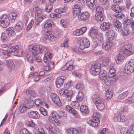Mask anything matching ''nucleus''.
I'll list each match as a JSON object with an SVG mask.
<instances>
[{
  "instance_id": "f257e3e1",
  "label": "nucleus",
  "mask_w": 134,
  "mask_h": 134,
  "mask_svg": "<svg viewBox=\"0 0 134 134\" xmlns=\"http://www.w3.org/2000/svg\"><path fill=\"white\" fill-rule=\"evenodd\" d=\"M29 49L32 55H35L38 54L40 53H45L43 58L44 62L47 63L51 58L52 54L50 52H48L47 48L41 45H35L32 44L29 47Z\"/></svg>"
},
{
  "instance_id": "f03ea898",
  "label": "nucleus",
  "mask_w": 134,
  "mask_h": 134,
  "mask_svg": "<svg viewBox=\"0 0 134 134\" xmlns=\"http://www.w3.org/2000/svg\"><path fill=\"white\" fill-rule=\"evenodd\" d=\"M100 115L99 113L95 112L93 114V117L87 118V121L90 125L93 127L97 126L99 123V118Z\"/></svg>"
},
{
  "instance_id": "7ed1b4c3",
  "label": "nucleus",
  "mask_w": 134,
  "mask_h": 134,
  "mask_svg": "<svg viewBox=\"0 0 134 134\" xmlns=\"http://www.w3.org/2000/svg\"><path fill=\"white\" fill-rule=\"evenodd\" d=\"M19 47L18 45L10 47L8 48L7 51L9 53L14 52V55L15 56H21L23 55L22 50L18 49Z\"/></svg>"
},
{
  "instance_id": "20e7f679",
  "label": "nucleus",
  "mask_w": 134,
  "mask_h": 134,
  "mask_svg": "<svg viewBox=\"0 0 134 134\" xmlns=\"http://www.w3.org/2000/svg\"><path fill=\"white\" fill-rule=\"evenodd\" d=\"M131 44H125L121 49V51L124 53L126 56H128L132 54L134 52Z\"/></svg>"
},
{
  "instance_id": "39448f33",
  "label": "nucleus",
  "mask_w": 134,
  "mask_h": 134,
  "mask_svg": "<svg viewBox=\"0 0 134 134\" xmlns=\"http://www.w3.org/2000/svg\"><path fill=\"white\" fill-rule=\"evenodd\" d=\"M125 72L130 74L134 71V60L132 59L126 63L124 68Z\"/></svg>"
},
{
  "instance_id": "423d86ee",
  "label": "nucleus",
  "mask_w": 134,
  "mask_h": 134,
  "mask_svg": "<svg viewBox=\"0 0 134 134\" xmlns=\"http://www.w3.org/2000/svg\"><path fill=\"white\" fill-rule=\"evenodd\" d=\"M10 23L8 16L4 14L0 16V23L1 26L3 28H5L8 26Z\"/></svg>"
},
{
  "instance_id": "0eeeda50",
  "label": "nucleus",
  "mask_w": 134,
  "mask_h": 134,
  "mask_svg": "<svg viewBox=\"0 0 134 134\" xmlns=\"http://www.w3.org/2000/svg\"><path fill=\"white\" fill-rule=\"evenodd\" d=\"M78 43L80 48L82 49L89 47L90 43L89 40L85 38H83L79 40L78 41Z\"/></svg>"
},
{
  "instance_id": "6e6552de",
  "label": "nucleus",
  "mask_w": 134,
  "mask_h": 134,
  "mask_svg": "<svg viewBox=\"0 0 134 134\" xmlns=\"http://www.w3.org/2000/svg\"><path fill=\"white\" fill-rule=\"evenodd\" d=\"M90 71L93 75L99 74L100 71V65L98 64H92L91 66Z\"/></svg>"
},
{
  "instance_id": "1a4fd4ad",
  "label": "nucleus",
  "mask_w": 134,
  "mask_h": 134,
  "mask_svg": "<svg viewBox=\"0 0 134 134\" xmlns=\"http://www.w3.org/2000/svg\"><path fill=\"white\" fill-rule=\"evenodd\" d=\"M81 8L77 4H76L74 6L72 9V13L73 17L75 18L79 16L81 13Z\"/></svg>"
},
{
  "instance_id": "9d476101",
  "label": "nucleus",
  "mask_w": 134,
  "mask_h": 134,
  "mask_svg": "<svg viewBox=\"0 0 134 134\" xmlns=\"http://www.w3.org/2000/svg\"><path fill=\"white\" fill-rule=\"evenodd\" d=\"M90 17V15L88 12H86L81 14L78 17L79 21H84L88 20Z\"/></svg>"
},
{
  "instance_id": "9b49d317",
  "label": "nucleus",
  "mask_w": 134,
  "mask_h": 134,
  "mask_svg": "<svg viewBox=\"0 0 134 134\" xmlns=\"http://www.w3.org/2000/svg\"><path fill=\"white\" fill-rule=\"evenodd\" d=\"M113 45L112 42L110 40H108L102 44V48L105 50H108L110 49Z\"/></svg>"
},
{
  "instance_id": "f8f14e48",
  "label": "nucleus",
  "mask_w": 134,
  "mask_h": 134,
  "mask_svg": "<svg viewBox=\"0 0 134 134\" xmlns=\"http://www.w3.org/2000/svg\"><path fill=\"white\" fill-rule=\"evenodd\" d=\"M66 79L65 77L63 76L57 78L55 82L56 87H59L63 85L64 81Z\"/></svg>"
},
{
  "instance_id": "ddd939ff",
  "label": "nucleus",
  "mask_w": 134,
  "mask_h": 134,
  "mask_svg": "<svg viewBox=\"0 0 134 134\" xmlns=\"http://www.w3.org/2000/svg\"><path fill=\"white\" fill-rule=\"evenodd\" d=\"M113 25L116 31H121L122 30V24L118 20H116L113 22Z\"/></svg>"
},
{
  "instance_id": "4468645a",
  "label": "nucleus",
  "mask_w": 134,
  "mask_h": 134,
  "mask_svg": "<svg viewBox=\"0 0 134 134\" xmlns=\"http://www.w3.org/2000/svg\"><path fill=\"white\" fill-rule=\"evenodd\" d=\"M28 114L30 118L35 119H38L40 116L38 113L35 111H29Z\"/></svg>"
},
{
  "instance_id": "2eb2a0df",
  "label": "nucleus",
  "mask_w": 134,
  "mask_h": 134,
  "mask_svg": "<svg viewBox=\"0 0 134 134\" xmlns=\"http://www.w3.org/2000/svg\"><path fill=\"white\" fill-rule=\"evenodd\" d=\"M106 36L108 38V40L111 41L115 36V33L112 30H109L105 33Z\"/></svg>"
},
{
  "instance_id": "dca6fc26",
  "label": "nucleus",
  "mask_w": 134,
  "mask_h": 134,
  "mask_svg": "<svg viewBox=\"0 0 134 134\" xmlns=\"http://www.w3.org/2000/svg\"><path fill=\"white\" fill-rule=\"evenodd\" d=\"M112 24L109 22H104L100 26L101 29L103 31H106L109 29L111 26Z\"/></svg>"
},
{
  "instance_id": "f3484780",
  "label": "nucleus",
  "mask_w": 134,
  "mask_h": 134,
  "mask_svg": "<svg viewBox=\"0 0 134 134\" xmlns=\"http://www.w3.org/2000/svg\"><path fill=\"white\" fill-rule=\"evenodd\" d=\"M124 56L125 55H124V53L120 51L118 55L116 61V63L119 64H120L122 62L124 59Z\"/></svg>"
},
{
  "instance_id": "a211bd4d",
  "label": "nucleus",
  "mask_w": 134,
  "mask_h": 134,
  "mask_svg": "<svg viewBox=\"0 0 134 134\" xmlns=\"http://www.w3.org/2000/svg\"><path fill=\"white\" fill-rule=\"evenodd\" d=\"M74 68V66L72 64H71L69 62L66 63L64 66L62 68V71L65 70H71Z\"/></svg>"
},
{
  "instance_id": "6ab92c4d",
  "label": "nucleus",
  "mask_w": 134,
  "mask_h": 134,
  "mask_svg": "<svg viewBox=\"0 0 134 134\" xmlns=\"http://www.w3.org/2000/svg\"><path fill=\"white\" fill-rule=\"evenodd\" d=\"M86 3L89 8L91 9H93L95 8L96 5L95 0H86Z\"/></svg>"
},
{
  "instance_id": "aec40b11",
  "label": "nucleus",
  "mask_w": 134,
  "mask_h": 134,
  "mask_svg": "<svg viewBox=\"0 0 134 134\" xmlns=\"http://www.w3.org/2000/svg\"><path fill=\"white\" fill-rule=\"evenodd\" d=\"M96 105L98 109L100 110H103L105 107L104 100L102 99L97 103H96Z\"/></svg>"
},
{
  "instance_id": "412c9836",
  "label": "nucleus",
  "mask_w": 134,
  "mask_h": 134,
  "mask_svg": "<svg viewBox=\"0 0 134 134\" xmlns=\"http://www.w3.org/2000/svg\"><path fill=\"white\" fill-rule=\"evenodd\" d=\"M14 29L13 27H10L6 29V32L9 37H13L15 35V33Z\"/></svg>"
},
{
  "instance_id": "4be33fe9",
  "label": "nucleus",
  "mask_w": 134,
  "mask_h": 134,
  "mask_svg": "<svg viewBox=\"0 0 134 134\" xmlns=\"http://www.w3.org/2000/svg\"><path fill=\"white\" fill-rule=\"evenodd\" d=\"M23 28V25L21 22L19 21L15 26V29L17 32H21L22 31Z\"/></svg>"
},
{
  "instance_id": "5701e85b",
  "label": "nucleus",
  "mask_w": 134,
  "mask_h": 134,
  "mask_svg": "<svg viewBox=\"0 0 134 134\" xmlns=\"http://www.w3.org/2000/svg\"><path fill=\"white\" fill-rule=\"evenodd\" d=\"M98 32V31L97 29L92 27L90 29V34L92 37L93 38H95L96 35Z\"/></svg>"
},
{
  "instance_id": "b1692460",
  "label": "nucleus",
  "mask_w": 134,
  "mask_h": 134,
  "mask_svg": "<svg viewBox=\"0 0 134 134\" xmlns=\"http://www.w3.org/2000/svg\"><path fill=\"white\" fill-rule=\"evenodd\" d=\"M29 109V107L24 103L21 104L19 107V111L21 113H24Z\"/></svg>"
},
{
  "instance_id": "393cba45",
  "label": "nucleus",
  "mask_w": 134,
  "mask_h": 134,
  "mask_svg": "<svg viewBox=\"0 0 134 134\" xmlns=\"http://www.w3.org/2000/svg\"><path fill=\"white\" fill-rule=\"evenodd\" d=\"M48 120L50 122H52L54 125H59L60 124V122L58 120L56 119V118L51 116L49 117Z\"/></svg>"
},
{
  "instance_id": "a878e982",
  "label": "nucleus",
  "mask_w": 134,
  "mask_h": 134,
  "mask_svg": "<svg viewBox=\"0 0 134 134\" xmlns=\"http://www.w3.org/2000/svg\"><path fill=\"white\" fill-rule=\"evenodd\" d=\"M96 13L95 14V19L98 21H101L104 19V17L103 15V13L98 14Z\"/></svg>"
},
{
  "instance_id": "bb28decb",
  "label": "nucleus",
  "mask_w": 134,
  "mask_h": 134,
  "mask_svg": "<svg viewBox=\"0 0 134 134\" xmlns=\"http://www.w3.org/2000/svg\"><path fill=\"white\" fill-rule=\"evenodd\" d=\"M112 9L117 13L121 12L122 9L118 5H114L111 7Z\"/></svg>"
},
{
  "instance_id": "cd10ccee",
  "label": "nucleus",
  "mask_w": 134,
  "mask_h": 134,
  "mask_svg": "<svg viewBox=\"0 0 134 134\" xmlns=\"http://www.w3.org/2000/svg\"><path fill=\"white\" fill-rule=\"evenodd\" d=\"M9 37L7 32L6 33L2 32L1 36V39L2 42H4L7 41Z\"/></svg>"
},
{
  "instance_id": "c85d7f7f",
  "label": "nucleus",
  "mask_w": 134,
  "mask_h": 134,
  "mask_svg": "<svg viewBox=\"0 0 134 134\" xmlns=\"http://www.w3.org/2000/svg\"><path fill=\"white\" fill-rule=\"evenodd\" d=\"M24 103L29 107V108H31L34 104V102L33 100L28 99L25 101Z\"/></svg>"
},
{
  "instance_id": "c756f323",
  "label": "nucleus",
  "mask_w": 134,
  "mask_h": 134,
  "mask_svg": "<svg viewBox=\"0 0 134 134\" xmlns=\"http://www.w3.org/2000/svg\"><path fill=\"white\" fill-rule=\"evenodd\" d=\"M102 99L100 98L96 94L93 95L92 97V100L95 104Z\"/></svg>"
},
{
  "instance_id": "7c9ffc66",
  "label": "nucleus",
  "mask_w": 134,
  "mask_h": 134,
  "mask_svg": "<svg viewBox=\"0 0 134 134\" xmlns=\"http://www.w3.org/2000/svg\"><path fill=\"white\" fill-rule=\"evenodd\" d=\"M6 64L8 67V68L11 70H13L15 68V65L14 63L11 61L8 62L5 61Z\"/></svg>"
},
{
  "instance_id": "2f4dec72",
  "label": "nucleus",
  "mask_w": 134,
  "mask_h": 134,
  "mask_svg": "<svg viewBox=\"0 0 134 134\" xmlns=\"http://www.w3.org/2000/svg\"><path fill=\"white\" fill-rule=\"evenodd\" d=\"M80 110L81 112L87 114L88 111L87 107L85 105H82L80 107Z\"/></svg>"
},
{
  "instance_id": "473e14b6",
  "label": "nucleus",
  "mask_w": 134,
  "mask_h": 134,
  "mask_svg": "<svg viewBox=\"0 0 134 134\" xmlns=\"http://www.w3.org/2000/svg\"><path fill=\"white\" fill-rule=\"evenodd\" d=\"M120 132L121 134H134L130 130L126 129L124 127L122 128L121 129Z\"/></svg>"
},
{
  "instance_id": "72a5a7b5",
  "label": "nucleus",
  "mask_w": 134,
  "mask_h": 134,
  "mask_svg": "<svg viewBox=\"0 0 134 134\" xmlns=\"http://www.w3.org/2000/svg\"><path fill=\"white\" fill-rule=\"evenodd\" d=\"M99 74V77L102 81L107 77V73L106 71H100Z\"/></svg>"
},
{
  "instance_id": "f704fd0d",
  "label": "nucleus",
  "mask_w": 134,
  "mask_h": 134,
  "mask_svg": "<svg viewBox=\"0 0 134 134\" xmlns=\"http://www.w3.org/2000/svg\"><path fill=\"white\" fill-rule=\"evenodd\" d=\"M109 58L107 57L104 58L102 59L101 64L102 66H106L109 63Z\"/></svg>"
},
{
  "instance_id": "c9c22d12",
  "label": "nucleus",
  "mask_w": 134,
  "mask_h": 134,
  "mask_svg": "<svg viewBox=\"0 0 134 134\" xmlns=\"http://www.w3.org/2000/svg\"><path fill=\"white\" fill-rule=\"evenodd\" d=\"M118 14H115V16L118 18L123 20L124 22H126L125 20V15L124 14L122 13L121 12L118 13Z\"/></svg>"
},
{
  "instance_id": "e433bc0d",
  "label": "nucleus",
  "mask_w": 134,
  "mask_h": 134,
  "mask_svg": "<svg viewBox=\"0 0 134 134\" xmlns=\"http://www.w3.org/2000/svg\"><path fill=\"white\" fill-rule=\"evenodd\" d=\"M68 134H76L78 132V131L76 129L70 128L67 130Z\"/></svg>"
},
{
  "instance_id": "4c0bfd02",
  "label": "nucleus",
  "mask_w": 134,
  "mask_h": 134,
  "mask_svg": "<svg viewBox=\"0 0 134 134\" xmlns=\"http://www.w3.org/2000/svg\"><path fill=\"white\" fill-rule=\"evenodd\" d=\"M104 83L107 86H110L112 82L111 80L108 76L103 80Z\"/></svg>"
},
{
  "instance_id": "58836bf2",
  "label": "nucleus",
  "mask_w": 134,
  "mask_h": 134,
  "mask_svg": "<svg viewBox=\"0 0 134 134\" xmlns=\"http://www.w3.org/2000/svg\"><path fill=\"white\" fill-rule=\"evenodd\" d=\"M46 16L45 15H43L41 16V17H39L36 18V22L35 24L36 25H38L40 22L43 19L45 18Z\"/></svg>"
},
{
  "instance_id": "ea45409f",
  "label": "nucleus",
  "mask_w": 134,
  "mask_h": 134,
  "mask_svg": "<svg viewBox=\"0 0 134 134\" xmlns=\"http://www.w3.org/2000/svg\"><path fill=\"white\" fill-rule=\"evenodd\" d=\"M45 4L46 5L44 9L45 11L47 13L50 12L52 9V6L49 4Z\"/></svg>"
},
{
  "instance_id": "a19ab883",
  "label": "nucleus",
  "mask_w": 134,
  "mask_h": 134,
  "mask_svg": "<svg viewBox=\"0 0 134 134\" xmlns=\"http://www.w3.org/2000/svg\"><path fill=\"white\" fill-rule=\"evenodd\" d=\"M34 103L38 107H40L43 105V102L42 101L39 99H35Z\"/></svg>"
},
{
  "instance_id": "79ce46f5",
  "label": "nucleus",
  "mask_w": 134,
  "mask_h": 134,
  "mask_svg": "<svg viewBox=\"0 0 134 134\" xmlns=\"http://www.w3.org/2000/svg\"><path fill=\"white\" fill-rule=\"evenodd\" d=\"M121 31L122 32V35L124 36H127L129 33V29L126 27H125L123 29H122Z\"/></svg>"
},
{
  "instance_id": "37998d69",
  "label": "nucleus",
  "mask_w": 134,
  "mask_h": 134,
  "mask_svg": "<svg viewBox=\"0 0 134 134\" xmlns=\"http://www.w3.org/2000/svg\"><path fill=\"white\" fill-rule=\"evenodd\" d=\"M52 100L58 105L60 106L62 105V103L60 101V99L58 97H56Z\"/></svg>"
},
{
  "instance_id": "c03bdc74",
  "label": "nucleus",
  "mask_w": 134,
  "mask_h": 134,
  "mask_svg": "<svg viewBox=\"0 0 134 134\" xmlns=\"http://www.w3.org/2000/svg\"><path fill=\"white\" fill-rule=\"evenodd\" d=\"M73 94V92L71 90H68V92L66 93L65 96H66L67 98H68V100H70L72 97V95Z\"/></svg>"
},
{
  "instance_id": "a18cd8bd",
  "label": "nucleus",
  "mask_w": 134,
  "mask_h": 134,
  "mask_svg": "<svg viewBox=\"0 0 134 134\" xmlns=\"http://www.w3.org/2000/svg\"><path fill=\"white\" fill-rule=\"evenodd\" d=\"M26 94L28 96H31L33 97H35L36 94L35 92L33 90H29L26 92Z\"/></svg>"
},
{
  "instance_id": "49530a36",
  "label": "nucleus",
  "mask_w": 134,
  "mask_h": 134,
  "mask_svg": "<svg viewBox=\"0 0 134 134\" xmlns=\"http://www.w3.org/2000/svg\"><path fill=\"white\" fill-rule=\"evenodd\" d=\"M28 62L30 63H32L34 62V57L30 54H27L26 56Z\"/></svg>"
},
{
  "instance_id": "de8ad7c7",
  "label": "nucleus",
  "mask_w": 134,
  "mask_h": 134,
  "mask_svg": "<svg viewBox=\"0 0 134 134\" xmlns=\"http://www.w3.org/2000/svg\"><path fill=\"white\" fill-rule=\"evenodd\" d=\"M128 94V92L127 91H126L120 94L118 97L119 99L120 100L124 98L125 97L127 96Z\"/></svg>"
},
{
  "instance_id": "09e8293b",
  "label": "nucleus",
  "mask_w": 134,
  "mask_h": 134,
  "mask_svg": "<svg viewBox=\"0 0 134 134\" xmlns=\"http://www.w3.org/2000/svg\"><path fill=\"white\" fill-rule=\"evenodd\" d=\"M83 97V93L82 92H79L76 97L77 101L79 102L81 101L82 100Z\"/></svg>"
},
{
  "instance_id": "8fccbe9b",
  "label": "nucleus",
  "mask_w": 134,
  "mask_h": 134,
  "mask_svg": "<svg viewBox=\"0 0 134 134\" xmlns=\"http://www.w3.org/2000/svg\"><path fill=\"white\" fill-rule=\"evenodd\" d=\"M68 92V90L66 89H62L60 90L59 91V93L61 96H66V93Z\"/></svg>"
},
{
  "instance_id": "3c124183",
  "label": "nucleus",
  "mask_w": 134,
  "mask_h": 134,
  "mask_svg": "<svg viewBox=\"0 0 134 134\" xmlns=\"http://www.w3.org/2000/svg\"><path fill=\"white\" fill-rule=\"evenodd\" d=\"M96 10L97 12L96 13H98V14L103 13L104 12L103 8L100 6H97L96 8Z\"/></svg>"
},
{
  "instance_id": "603ef678",
  "label": "nucleus",
  "mask_w": 134,
  "mask_h": 134,
  "mask_svg": "<svg viewBox=\"0 0 134 134\" xmlns=\"http://www.w3.org/2000/svg\"><path fill=\"white\" fill-rule=\"evenodd\" d=\"M76 88L79 90H82L83 88V85L81 83H78L76 85Z\"/></svg>"
},
{
  "instance_id": "864d4df0",
  "label": "nucleus",
  "mask_w": 134,
  "mask_h": 134,
  "mask_svg": "<svg viewBox=\"0 0 134 134\" xmlns=\"http://www.w3.org/2000/svg\"><path fill=\"white\" fill-rule=\"evenodd\" d=\"M113 95V93L109 91H107L106 93V98L107 99H110L111 98Z\"/></svg>"
},
{
  "instance_id": "5fc2aeb1",
  "label": "nucleus",
  "mask_w": 134,
  "mask_h": 134,
  "mask_svg": "<svg viewBox=\"0 0 134 134\" xmlns=\"http://www.w3.org/2000/svg\"><path fill=\"white\" fill-rule=\"evenodd\" d=\"M39 110L41 114L44 116L47 115V111L44 108L41 107L40 109Z\"/></svg>"
},
{
  "instance_id": "6e6d98bb",
  "label": "nucleus",
  "mask_w": 134,
  "mask_h": 134,
  "mask_svg": "<svg viewBox=\"0 0 134 134\" xmlns=\"http://www.w3.org/2000/svg\"><path fill=\"white\" fill-rule=\"evenodd\" d=\"M95 38H97L99 41H102L103 38V36L101 33L98 32L96 35Z\"/></svg>"
},
{
  "instance_id": "4d7b16f0",
  "label": "nucleus",
  "mask_w": 134,
  "mask_h": 134,
  "mask_svg": "<svg viewBox=\"0 0 134 134\" xmlns=\"http://www.w3.org/2000/svg\"><path fill=\"white\" fill-rule=\"evenodd\" d=\"M50 60L46 63H48V65L51 70L53 69L54 67V63L53 62H49Z\"/></svg>"
},
{
  "instance_id": "13d9d810",
  "label": "nucleus",
  "mask_w": 134,
  "mask_h": 134,
  "mask_svg": "<svg viewBox=\"0 0 134 134\" xmlns=\"http://www.w3.org/2000/svg\"><path fill=\"white\" fill-rule=\"evenodd\" d=\"M42 14V10L40 9V10H39L37 13L35 14V18L41 17Z\"/></svg>"
},
{
  "instance_id": "bf43d9fd",
  "label": "nucleus",
  "mask_w": 134,
  "mask_h": 134,
  "mask_svg": "<svg viewBox=\"0 0 134 134\" xmlns=\"http://www.w3.org/2000/svg\"><path fill=\"white\" fill-rule=\"evenodd\" d=\"M118 119L119 122H125L126 120V118L124 116H118Z\"/></svg>"
},
{
  "instance_id": "052dcab7",
  "label": "nucleus",
  "mask_w": 134,
  "mask_h": 134,
  "mask_svg": "<svg viewBox=\"0 0 134 134\" xmlns=\"http://www.w3.org/2000/svg\"><path fill=\"white\" fill-rule=\"evenodd\" d=\"M68 40L67 39H65L64 42L61 44V46L64 47H67L68 45Z\"/></svg>"
},
{
  "instance_id": "680f3d73",
  "label": "nucleus",
  "mask_w": 134,
  "mask_h": 134,
  "mask_svg": "<svg viewBox=\"0 0 134 134\" xmlns=\"http://www.w3.org/2000/svg\"><path fill=\"white\" fill-rule=\"evenodd\" d=\"M77 101H73L72 103V105L75 106L76 109H78L79 107L80 104Z\"/></svg>"
},
{
  "instance_id": "e2e57ef3",
  "label": "nucleus",
  "mask_w": 134,
  "mask_h": 134,
  "mask_svg": "<svg viewBox=\"0 0 134 134\" xmlns=\"http://www.w3.org/2000/svg\"><path fill=\"white\" fill-rule=\"evenodd\" d=\"M52 25L51 23L47 22L44 24V27L45 28H47V29H48V28H50V29H51L52 28Z\"/></svg>"
},
{
  "instance_id": "0e129e2a",
  "label": "nucleus",
  "mask_w": 134,
  "mask_h": 134,
  "mask_svg": "<svg viewBox=\"0 0 134 134\" xmlns=\"http://www.w3.org/2000/svg\"><path fill=\"white\" fill-rule=\"evenodd\" d=\"M2 54H3L4 55V56H3V57L5 58H6L8 57L9 56V54L11 53H9L7 51H7H4L2 50Z\"/></svg>"
},
{
  "instance_id": "69168bd1",
  "label": "nucleus",
  "mask_w": 134,
  "mask_h": 134,
  "mask_svg": "<svg viewBox=\"0 0 134 134\" xmlns=\"http://www.w3.org/2000/svg\"><path fill=\"white\" fill-rule=\"evenodd\" d=\"M20 133V134H31L26 129H23L21 130Z\"/></svg>"
},
{
  "instance_id": "338daca9",
  "label": "nucleus",
  "mask_w": 134,
  "mask_h": 134,
  "mask_svg": "<svg viewBox=\"0 0 134 134\" xmlns=\"http://www.w3.org/2000/svg\"><path fill=\"white\" fill-rule=\"evenodd\" d=\"M48 32H46L45 35L42 37V39L43 40H46L47 39L49 40V38H50V35H48Z\"/></svg>"
},
{
  "instance_id": "774afa93",
  "label": "nucleus",
  "mask_w": 134,
  "mask_h": 134,
  "mask_svg": "<svg viewBox=\"0 0 134 134\" xmlns=\"http://www.w3.org/2000/svg\"><path fill=\"white\" fill-rule=\"evenodd\" d=\"M55 12L58 14H60L62 13H64L66 11L64 9H57L55 10Z\"/></svg>"
}]
</instances>
